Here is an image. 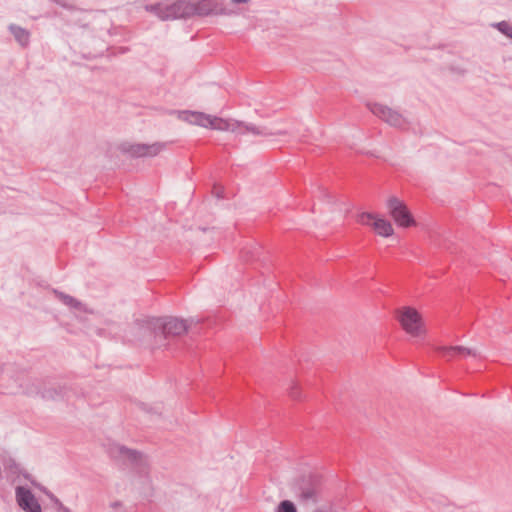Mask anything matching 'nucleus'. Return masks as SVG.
Returning a JSON list of instances; mask_svg holds the SVG:
<instances>
[{
    "label": "nucleus",
    "mask_w": 512,
    "mask_h": 512,
    "mask_svg": "<svg viewBox=\"0 0 512 512\" xmlns=\"http://www.w3.org/2000/svg\"><path fill=\"white\" fill-rule=\"evenodd\" d=\"M179 119L190 125L213 131L230 132L235 135H259L261 133L254 125L233 118L220 117L201 111H182L179 113Z\"/></svg>",
    "instance_id": "1"
},
{
    "label": "nucleus",
    "mask_w": 512,
    "mask_h": 512,
    "mask_svg": "<svg viewBox=\"0 0 512 512\" xmlns=\"http://www.w3.org/2000/svg\"><path fill=\"white\" fill-rule=\"evenodd\" d=\"M215 0H201L197 4L179 1L171 5H159L156 14L163 20L187 17L193 14L207 15L217 8Z\"/></svg>",
    "instance_id": "2"
},
{
    "label": "nucleus",
    "mask_w": 512,
    "mask_h": 512,
    "mask_svg": "<svg viewBox=\"0 0 512 512\" xmlns=\"http://www.w3.org/2000/svg\"><path fill=\"white\" fill-rule=\"evenodd\" d=\"M396 319L401 329L412 339L423 341L428 334L423 315L412 306H402L396 310Z\"/></svg>",
    "instance_id": "3"
},
{
    "label": "nucleus",
    "mask_w": 512,
    "mask_h": 512,
    "mask_svg": "<svg viewBox=\"0 0 512 512\" xmlns=\"http://www.w3.org/2000/svg\"><path fill=\"white\" fill-rule=\"evenodd\" d=\"M389 216L396 226L402 229H409L417 226V221L407 204L395 196H390L386 201Z\"/></svg>",
    "instance_id": "4"
},
{
    "label": "nucleus",
    "mask_w": 512,
    "mask_h": 512,
    "mask_svg": "<svg viewBox=\"0 0 512 512\" xmlns=\"http://www.w3.org/2000/svg\"><path fill=\"white\" fill-rule=\"evenodd\" d=\"M148 326L156 336L181 335L188 329L184 320L173 317L151 319L148 322Z\"/></svg>",
    "instance_id": "5"
},
{
    "label": "nucleus",
    "mask_w": 512,
    "mask_h": 512,
    "mask_svg": "<svg viewBox=\"0 0 512 512\" xmlns=\"http://www.w3.org/2000/svg\"><path fill=\"white\" fill-rule=\"evenodd\" d=\"M358 222L361 225L370 227L373 232L380 237L388 238L395 233L392 223L380 214L369 212L361 213L358 216Z\"/></svg>",
    "instance_id": "6"
},
{
    "label": "nucleus",
    "mask_w": 512,
    "mask_h": 512,
    "mask_svg": "<svg viewBox=\"0 0 512 512\" xmlns=\"http://www.w3.org/2000/svg\"><path fill=\"white\" fill-rule=\"evenodd\" d=\"M320 494V484L318 481L302 480L298 484L297 495L304 504L315 502Z\"/></svg>",
    "instance_id": "7"
},
{
    "label": "nucleus",
    "mask_w": 512,
    "mask_h": 512,
    "mask_svg": "<svg viewBox=\"0 0 512 512\" xmlns=\"http://www.w3.org/2000/svg\"><path fill=\"white\" fill-rule=\"evenodd\" d=\"M371 111L373 114L392 126H400L404 123L402 115L388 106L374 104Z\"/></svg>",
    "instance_id": "8"
},
{
    "label": "nucleus",
    "mask_w": 512,
    "mask_h": 512,
    "mask_svg": "<svg viewBox=\"0 0 512 512\" xmlns=\"http://www.w3.org/2000/svg\"><path fill=\"white\" fill-rule=\"evenodd\" d=\"M17 502L19 506L27 512H41V506L34 495L23 487H18L16 491Z\"/></svg>",
    "instance_id": "9"
},
{
    "label": "nucleus",
    "mask_w": 512,
    "mask_h": 512,
    "mask_svg": "<svg viewBox=\"0 0 512 512\" xmlns=\"http://www.w3.org/2000/svg\"><path fill=\"white\" fill-rule=\"evenodd\" d=\"M439 353L442 357L447 360L466 358L469 356H475V350L465 346H443L438 348Z\"/></svg>",
    "instance_id": "10"
},
{
    "label": "nucleus",
    "mask_w": 512,
    "mask_h": 512,
    "mask_svg": "<svg viewBox=\"0 0 512 512\" xmlns=\"http://www.w3.org/2000/svg\"><path fill=\"white\" fill-rule=\"evenodd\" d=\"M164 146L159 143L151 144V145H136L132 148L131 152L135 156L144 157V156H155L159 154L163 150Z\"/></svg>",
    "instance_id": "11"
},
{
    "label": "nucleus",
    "mask_w": 512,
    "mask_h": 512,
    "mask_svg": "<svg viewBox=\"0 0 512 512\" xmlns=\"http://www.w3.org/2000/svg\"><path fill=\"white\" fill-rule=\"evenodd\" d=\"M276 512H297V508L292 501L283 500L277 506Z\"/></svg>",
    "instance_id": "12"
},
{
    "label": "nucleus",
    "mask_w": 512,
    "mask_h": 512,
    "mask_svg": "<svg viewBox=\"0 0 512 512\" xmlns=\"http://www.w3.org/2000/svg\"><path fill=\"white\" fill-rule=\"evenodd\" d=\"M13 34L15 35L16 39L21 43L25 44L28 41V34L26 31H24L21 28H12Z\"/></svg>",
    "instance_id": "13"
},
{
    "label": "nucleus",
    "mask_w": 512,
    "mask_h": 512,
    "mask_svg": "<svg viewBox=\"0 0 512 512\" xmlns=\"http://www.w3.org/2000/svg\"><path fill=\"white\" fill-rule=\"evenodd\" d=\"M498 29L506 34L507 36L512 38V27H510L507 23L501 22L498 24Z\"/></svg>",
    "instance_id": "14"
},
{
    "label": "nucleus",
    "mask_w": 512,
    "mask_h": 512,
    "mask_svg": "<svg viewBox=\"0 0 512 512\" xmlns=\"http://www.w3.org/2000/svg\"><path fill=\"white\" fill-rule=\"evenodd\" d=\"M501 270H502L503 274H505V275L510 276L512 274L510 267L501 266Z\"/></svg>",
    "instance_id": "15"
},
{
    "label": "nucleus",
    "mask_w": 512,
    "mask_h": 512,
    "mask_svg": "<svg viewBox=\"0 0 512 512\" xmlns=\"http://www.w3.org/2000/svg\"><path fill=\"white\" fill-rule=\"evenodd\" d=\"M249 0H232L233 3H247Z\"/></svg>",
    "instance_id": "16"
},
{
    "label": "nucleus",
    "mask_w": 512,
    "mask_h": 512,
    "mask_svg": "<svg viewBox=\"0 0 512 512\" xmlns=\"http://www.w3.org/2000/svg\"><path fill=\"white\" fill-rule=\"evenodd\" d=\"M125 454H127L129 457H130V456H134V453H132V452H131V451H129V450H126V451H125Z\"/></svg>",
    "instance_id": "17"
},
{
    "label": "nucleus",
    "mask_w": 512,
    "mask_h": 512,
    "mask_svg": "<svg viewBox=\"0 0 512 512\" xmlns=\"http://www.w3.org/2000/svg\"><path fill=\"white\" fill-rule=\"evenodd\" d=\"M314 512H326V511H324V510H322V509H319V510H316V511H314Z\"/></svg>",
    "instance_id": "18"
}]
</instances>
